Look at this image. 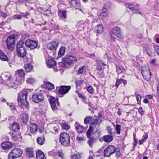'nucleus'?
<instances>
[{
    "label": "nucleus",
    "mask_w": 159,
    "mask_h": 159,
    "mask_svg": "<svg viewBox=\"0 0 159 159\" xmlns=\"http://www.w3.org/2000/svg\"><path fill=\"white\" fill-rule=\"evenodd\" d=\"M11 136L12 139L15 141H16L17 140L18 138L16 134H13L11 135Z\"/></svg>",
    "instance_id": "nucleus-56"
},
{
    "label": "nucleus",
    "mask_w": 159,
    "mask_h": 159,
    "mask_svg": "<svg viewBox=\"0 0 159 159\" xmlns=\"http://www.w3.org/2000/svg\"><path fill=\"white\" fill-rule=\"evenodd\" d=\"M70 139L69 135L66 132H63L60 134V142L65 146L67 147L70 144Z\"/></svg>",
    "instance_id": "nucleus-4"
},
{
    "label": "nucleus",
    "mask_w": 159,
    "mask_h": 159,
    "mask_svg": "<svg viewBox=\"0 0 159 159\" xmlns=\"http://www.w3.org/2000/svg\"><path fill=\"white\" fill-rule=\"evenodd\" d=\"M26 152L27 154L30 157H32L34 156V151L33 148H28L26 149Z\"/></svg>",
    "instance_id": "nucleus-32"
},
{
    "label": "nucleus",
    "mask_w": 159,
    "mask_h": 159,
    "mask_svg": "<svg viewBox=\"0 0 159 159\" xmlns=\"http://www.w3.org/2000/svg\"><path fill=\"white\" fill-rule=\"evenodd\" d=\"M58 129L57 127H54L53 128V132L54 131L55 133H56L58 132Z\"/></svg>",
    "instance_id": "nucleus-58"
},
{
    "label": "nucleus",
    "mask_w": 159,
    "mask_h": 159,
    "mask_svg": "<svg viewBox=\"0 0 159 159\" xmlns=\"http://www.w3.org/2000/svg\"><path fill=\"white\" fill-rule=\"evenodd\" d=\"M77 61V59L75 56L67 54L63 58L62 63L64 66L69 68L72 67Z\"/></svg>",
    "instance_id": "nucleus-1"
},
{
    "label": "nucleus",
    "mask_w": 159,
    "mask_h": 159,
    "mask_svg": "<svg viewBox=\"0 0 159 159\" xmlns=\"http://www.w3.org/2000/svg\"><path fill=\"white\" fill-rule=\"evenodd\" d=\"M97 65L96 67V69L98 70H102L104 69V66L105 65L101 61H97Z\"/></svg>",
    "instance_id": "nucleus-26"
},
{
    "label": "nucleus",
    "mask_w": 159,
    "mask_h": 159,
    "mask_svg": "<svg viewBox=\"0 0 159 159\" xmlns=\"http://www.w3.org/2000/svg\"><path fill=\"white\" fill-rule=\"evenodd\" d=\"M138 112L141 115H143L144 113V111H143L142 108L141 107L139 108Z\"/></svg>",
    "instance_id": "nucleus-54"
},
{
    "label": "nucleus",
    "mask_w": 159,
    "mask_h": 159,
    "mask_svg": "<svg viewBox=\"0 0 159 159\" xmlns=\"http://www.w3.org/2000/svg\"><path fill=\"white\" fill-rule=\"evenodd\" d=\"M15 36L14 34L10 36L6 40L8 48L11 51L13 50L15 47Z\"/></svg>",
    "instance_id": "nucleus-6"
},
{
    "label": "nucleus",
    "mask_w": 159,
    "mask_h": 159,
    "mask_svg": "<svg viewBox=\"0 0 159 159\" xmlns=\"http://www.w3.org/2000/svg\"><path fill=\"white\" fill-rule=\"evenodd\" d=\"M75 83L77 86H79L82 85L83 82V81L82 80H80L76 81Z\"/></svg>",
    "instance_id": "nucleus-48"
},
{
    "label": "nucleus",
    "mask_w": 159,
    "mask_h": 159,
    "mask_svg": "<svg viewBox=\"0 0 159 159\" xmlns=\"http://www.w3.org/2000/svg\"><path fill=\"white\" fill-rule=\"evenodd\" d=\"M33 66L30 64H27L24 66V68L27 72H30L33 69Z\"/></svg>",
    "instance_id": "nucleus-33"
},
{
    "label": "nucleus",
    "mask_w": 159,
    "mask_h": 159,
    "mask_svg": "<svg viewBox=\"0 0 159 159\" xmlns=\"http://www.w3.org/2000/svg\"><path fill=\"white\" fill-rule=\"evenodd\" d=\"M66 12V10H59L58 12V15L60 17L65 19L67 17Z\"/></svg>",
    "instance_id": "nucleus-30"
},
{
    "label": "nucleus",
    "mask_w": 159,
    "mask_h": 159,
    "mask_svg": "<svg viewBox=\"0 0 159 159\" xmlns=\"http://www.w3.org/2000/svg\"><path fill=\"white\" fill-rule=\"evenodd\" d=\"M115 129L117 131V134H120V133L121 126L119 124H117L116 125Z\"/></svg>",
    "instance_id": "nucleus-45"
},
{
    "label": "nucleus",
    "mask_w": 159,
    "mask_h": 159,
    "mask_svg": "<svg viewBox=\"0 0 159 159\" xmlns=\"http://www.w3.org/2000/svg\"><path fill=\"white\" fill-rule=\"evenodd\" d=\"M113 136L111 135H105L103 137V140L106 143L111 142L113 140Z\"/></svg>",
    "instance_id": "nucleus-22"
},
{
    "label": "nucleus",
    "mask_w": 159,
    "mask_h": 159,
    "mask_svg": "<svg viewBox=\"0 0 159 159\" xmlns=\"http://www.w3.org/2000/svg\"><path fill=\"white\" fill-rule=\"evenodd\" d=\"M111 36V39L113 40L114 41H115V39H116V38L115 37L113 36L114 35L113 34H110Z\"/></svg>",
    "instance_id": "nucleus-62"
},
{
    "label": "nucleus",
    "mask_w": 159,
    "mask_h": 159,
    "mask_svg": "<svg viewBox=\"0 0 159 159\" xmlns=\"http://www.w3.org/2000/svg\"><path fill=\"white\" fill-rule=\"evenodd\" d=\"M120 151H118L116 152V156L117 157H120Z\"/></svg>",
    "instance_id": "nucleus-60"
},
{
    "label": "nucleus",
    "mask_w": 159,
    "mask_h": 159,
    "mask_svg": "<svg viewBox=\"0 0 159 159\" xmlns=\"http://www.w3.org/2000/svg\"><path fill=\"white\" fill-rule=\"evenodd\" d=\"M103 27L102 25L99 24L97 25L94 28V31L96 32L97 33H101L103 31Z\"/></svg>",
    "instance_id": "nucleus-24"
},
{
    "label": "nucleus",
    "mask_w": 159,
    "mask_h": 159,
    "mask_svg": "<svg viewBox=\"0 0 159 159\" xmlns=\"http://www.w3.org/2000/svg\"><path fill=\"white\" fill-rule=\"evenodd\" d=\"M76 92L77 93H78V95L79 97H80V98H82L83 99H86V97L83 95L82 94L78 92V91H76Z\"/></svg>",
    "instance_id": "nucleus-53"
},
{
    "label": "nucleus",
    "mask_w": 159,
    "mask_h": 159,
    "mask_svg": "<svg viewBox=\"0 0 159 159\" xmlns=\"http://www.w3.org/2000/svg\"><path fill=\"white\" fill-rule=\"evenodd\" d=\"M154 48L156 52L157 51H159V46L158 45H155L154 47Z\"/></svg>",
    "instance_id": "nucleus-59"
},
{
    "label": "nucleus",
    "mask_w": 159,
    "mask_h": 159,
    "mask_svg": "<svg viewBox=\"0 0 159 159\" xmlns=\"http://www.w3.org/2000/svg\"><path fill=\"white\" fill-rule=\"evenodd\" d=\"M46 64L49 68H53L56 65L55 61L53 59H51L46 61Z\"/></svg>",
    "instance_id": "nucleus-16"
},
{
    "label": "nucleus",
    "mask_w": 159,
    "mask_h": 159,
    "mask_svg": "<svg viewBox=\"0 0 159 159\" xmlns=\"http://www.w3.org/2000/svg\"><path fill=\"white\" fill-rule=\"evenodd\" d=\"M51 108L53 110H56L59 105L57 99H55L53 96H51L49 100Z\"/></svg>",
    "instance_id": "nucleus-9"
},
{
    "label": "nucleus",
    "mask_w": 159,
    "mask_h": 159,
    "mask_svg": "<svg viewBox=\"0 0 159 159\" xmlns=\"http://www.w3.org/2000/svg\"><path fill=\"white\" fill-rule=\"evenodd\" d=\"M7 105L9 107L10 109L12 111H13V110H16V109L15 107L14 104L13 103H9L7 102Z\"/></svg>",
    "instance_id": "nucleus-43"
},
{
    "label": "nucleus",
    "mask_w": 159,
    "mask_h": 159,
    "mask_svg": "<svg viewBox=\"0 0 159 159\" xmlns=\"http://www.w3.org/2000/svg\"><path fill=\"white\" fill-rule=\"evenodd\" d=\"M7 82L9 86L16 89L19 86L18 82L15 80H13L12 77L10 76L7 79Z\"/></svg>",
    "instance_id": "nucleus-11"
},
{
    "label": "nucleus",
    "mask_w": 159,
    "mask_h": 159,
    "mask_svg": "<svg viewBox=\"0 0 159 159\" xmlns=\"http://www.w3.org/2000/svg\"><path fill=\"white\" fill-rule=\"evenodd\" d=\"M92 117L91 116H87L84 119V123L85 124L89 123L91 120Z\"/></svg>",
    "instance_id": "nucleus-38"
},
{
    "label": "nucleus",
    "mask_w": 159,
    "mask_h": 159,
    "mask_svg": "<svg viewBox=\"0 0 159 159\" xmlns=\"http://www.w3.org/2000/svg\"><path fill=\"white\" fill-rule=\"evenodd\" d=\"M2 147L3 149L6 150L11 148L12 145L10 142L6 141L2 143Z\"/></svg>",
    "instance_id": "nucleus-20"
},
{
    "label": "nucleus",
    "mask_w": 159,
    "mask_h": 159,
    "mask_svg": "<svg viewBox=\"0 0 159 159\" xmlns=\"http://www.w3.org/2000/svg\"><path fill=\"white\" fill-rule=\"evenodd\" d=\"M75 126L77 132L79 133H82L84 129V127L79 123L76 122L75 124Z\"/></svg>",
    "instance_id": "nucleus-18"
},
{
    "label": "nucleus",
    "mask_w": 159,
    "mask_h": 159,
    "mask_svg": "<svg viewBox=\"0 0 159 159\" xmlns=\"http://www.w3.org/2000/svg\"><path fill=\"white\" fill-rule=\"evenodd\" d=\"M47 86V87L48 88V89L51 90H52L54 89V85L53 84L51 83L50 82H49L48 83Z\"/></svg>",
    "instance_id": "nucleus-47"
},
{
    "label": "nucleus",
    "mask_w": 159,
    "mask_h": 159,
    "mask_svg": "<svg viewBox=\"0 0 159 159\" xmlns=\"http://www.w3.org/2000/svg\"><path fill=\"white\" fill-rule=\"evenodd\" d=\"M45 138L43 136L39 137L37 139V143L40 145H42L44 143Z\"/></svg>",
    "instance_id": "nucleus-31"
},
{
    "label": "nucleus",
    "mask_w": 159,
    "mask_h": 159,
    "mask_svg": "<svg viewBox=\"0 0 159 159\" xmlns=\"http://www.w3.org/2000/svg\"><path fill=\"white\" fill-rule=\"evenodd\" d=\"M93 129V128L91 126H90L89 128L86 133L87 135L88 138H90L91 137V135Z\"/></svg>",
    "instance_id": "nucleus-37"
},
{
    "label": "nucleus",
    "mask_w": 159,
    "mask_h": 159,
    "mask_svg": "<svg viewBox=\"0 0 159 159\" xmlns=\"http://www.w3.org/2000/svg\"><path fill=\"white\" fill-rule=\"evenodd\" d=\"M148 136L147 134H145L143 136L142 139L139 140V143L140 145L142 144L144 142L146 139L148 138Z\"/></svg>",
    "instance_id": "nucleus-41"
},
{
    "label": "nucleus",
    "mask_w": 159,
    "mask_h": 159,
    "mask_svg": "<svg viewBox=\"0 0 159 159\" xmlns=\"http://www.w3.org/2000/svg\"><path fill=\"white\" fill-rule=\"evenodd\" d=\"M87 91L90 94H92L94 92L93 88L91 86H89L86 88Z\"/></svg>",
    "instance_id": "nucleus-40"
},
{
    "label": "nucleus",
    "mask_w": 159,
    "mask_h": 159,
    "mask_svg": "<svg viewBox=\"0 0 159 159\" xmlns=\"http://www.w3.org/2000/svg\"><path fill=\"white\" fill-rule=\"evenodd\" d=\"M145 68L148 70L145 71L144 68L142 70V74L143 78L147 81H149L150 79L151 73L150 72V69L148 66H146Z\"/></svg>",
    "instance_id": "nucleus-12"
},
{
    "label": "nucleus",
    "mask_w": 159,
    "mask_h": 159,
    "mask_svg": "<svg viewBox=\"0 0 159 159\" xmlns=\"http://www.w3.org/2000/svg\"><path fill=\"white\" fill-rule=\"evenodd\" d=\"M110 34L116 36L120 38H121L123 37L121 32L120 29L118 27H114L113 28L110 32Z\"/></svg>",
    "instance_id": "nucleus-10"
},
{
    "label": "nucleus",
    "mask_w": 159,
    "mask_h": 159,
    "mask_svg": "<svg viewBox=\"0 0 159 159\" xmlns=\"http://www.w3.org/2000/svg\"><path fill=\"white\" fill-rule=\"evenodd\" d=\"M123 83L125 86V84H127V81L126 80L124 79H122L121 78H117L116 80V81L115 83V86L116 88H117L119 85L122 83Z\"/></svg>",
    "instance_id": "nucleus-19"
},
{
    "label": "nucleus",
    "mask_w": 159,
    "mask_h": 159,
    "mask_svg": "<svg viewBox=\"0 0 159 159\" xmlns=\"http://www.w3.org/2000/svg\"><path fill=\"white\" fill-rule=\"evenodd\" d=\"M65 47H61L58 53V56L60 57H62L65 54Z\"/></svg>",
    "instance_id": "nucleus-34"
},
{
    "label": "nucleus",
    "mask_w": 159,
    "mask_h": 159,
    "mask_svg": "<svg viewBox=\"0 0 159 159\" xmlns=\"http://www.w3.org/2000/svg\"><path fill=\"white\" fill-rule=\"evenodd\" d=\"M84 70V67H82L79 68L78 70V74H81L83 72Z\"/></svg>",
    "instance_id": "nucleus-55"
},
{
    "label": "nucleus",
    "mask_w": 159,
    "mask_h": 159,
    "mask_svg": "<svg viewBox=\"0 0 159 159\" xmlns=\"http://www.w3.org/2000/svg\"><path fill=\"white\" fill-rule=\"evenodd\" d=\"M61 125L62 128L64 129L68 130L70 128V127L67 124L61 123Z\"/></svg>",
    "instance_id": "nucleus-44"
},
{
    "label": "nucleus",
    "mask_w": 159,
    "mask_h": 159,
    "mask_svg": "<svg viewBox=\"0 0 159 159\" xmlns=\"http://www.w3.org/2000/svg\"><path fill=\"white\" fill-rule=\"evenodd\" d=\"M58 154L59 156L61 157L62 159L64 158V154L61 152H58Z\"/></svg>",
    "instance_id": "nucleus-57"
},
{
    "label": "nucleus",
    "mask_w": 159,
    "mask_h": 159,
    "mask_svg": "<svg viewBox=\"0 0 159 159\" xmlns=\"http://www.w3.org/2000/svg\"><path fill=\"white\" fill-rule=\"evenodd\" d=\"M22 17V15H16L13 16V18L14 19H17L18 20L20 19Z\"/></svg>",
    "instance_id": "nucleus-49"
},
{
    "label": "nucleus",
    "mask_w": 159,
    "mask_h": 159,
    "mask_svg": "<svg viewBox=\"0 0 159 159\" xmlns=\"http://www.w3.org/2000/svg\"><path fill=\"white\" fill-rule=\"evenodd\" d=\"M10 128L14 132L18 131L19 129V126L16 122H14L12 124Z\"/></svg>",
    "instance_id": "nucleus-23"
},
{
    "label": "nucleus",
    "mask_w": 159,
    "mask_h": 159,
    "mask_svg": "<svg viewBox=\"0 0 159 159\" xmlns=\"http://www.w3.org/2000/svg\"><path fill=\"white\" fill-rule=\"evenodd\" d=\"M24 42L19 41L16 45V51L18 55L20 57H24L27 53L26 48L23 45Z\"/></svg>",
    "instance_id": "nucleus-2"
},
{
    "label": "nucleus",
    "mask_w": 159,
    "mask_h": 159,
    "mask_svg": "<svg viewBox=\"0 0 159 159\" xmlns=\"http://www.w3.org/2000/svg\"><path fill=\"white\" fill-rule=\"evenodd\" d=\"M116 71L119 74H121L122 72V71L121 69L119 67V66H116Z\"/></svg>",
    "instance_id": "nucleus-52"
},
{
    "label": "nucleus",
    "mask_w": 159,
    "mask_h": 159,
    "mask_svg": "<svg viewBox=\"0 0 159 159\" xmlns=\"http://www.w3.org/2000/svg\"><path fill=\"white\" fill-rule=\"evenodd\" d=\"M71 4L73 7H75L76 9H78L80 6V4L77 3V2L75 0H71Z\"/></svg>",
    "instance_id": "nucleus-36"
},
{
    "label": "nucleus",
    "mask_w": 159,
    "mask_h": 159,
    "mask_svg": "<svg viewBox=\"0 0 159 159\" xmlns=\"http://www.w3.org/2000/svg\"><path fill=\"white\" fill-rule=\"evenodd\" d=\"M136 99L138 104L140 103V101L141 99V97L140 95L137 94Z\"/></svg>",
    "instance_id": "nucleus-50"
},
{
    "label": "nucleus",
    "mask_w": 159,
    "mask_h": 159,
    "mask_svg": "<svg viewBox=\"0 0 159 159\" xmlns=\"http://www.w3.org/2000/svg\"><path fill=\"white\" fill-rule=\"evenodd\" d=\"M37 159H44V155L43 153L41 150H39L36 153Z\"/></svg>",
    "instance_id": "nucleus-28"
},
{
    "label": "nucleus",
    "mask_w": 159,
    "mask_h": 159,
    "mask_svg": "<svg viewBox=\"0 0 159 159\" xmlns=\"http://www.w3.org/2000/svg\"><path fill=\"white\" fill-rule=\"evenodd\" d=\"M116 152V149L114 146L111 145L107 147L104 151L105 156L109 157Z\"/></svg>",
    "instance_id": "nucleus-8"
},
{
    "label": "nucleus",
    "mask_w": 159,
    "mask_h": 159,
    "mask_svg": "<svg viewBox=\"0 0 159 159\" xmlns=\"http://www.w3.org/2000/svg\"><path fill=\"white\" fill-rule=\"evenodd\" d=\"M58 46V43L56 42L49 43L47 45L48 48L51 50H56Z\"/></svg>",
    "instance_id": "nucleus-15"
},
{
    "label": "nucleus",
    "mask_w": 159,
    "mask_h": 159,
    "mask_svg": "<svg viewBox=\"0 0 159 159\" xmlns=\"http://www.w3.org/2000/svg\"><path fill=\"white\" fill-rule=\"evenodd\" d=\"M58 92L60 94H64L68 92L69 91L71 87L70 86H62L60 87H58Z\"/></svg>",
    "instance_id": "nucleus-14"
},
{
    "label": "nucleus",
    "mask_w": 159,
    "mask_h": 159,
    "mask_svg": "<svg viewBox=\"0 0 159 159\" xmlns=\"http://www.w3.org/2000/svg\"><path fill=\"white\" fill-rule=\"evenodd\" d=\"M156 61V59H154L152 60V61L151 62V64L153 65L155 63Z\"/></svg>",
    "instance_id": "nucleus-61"
},
{
    "label": "nucleus",
    "mask_w": 159,
    "mask_h": 159,
    "mask_svg": "<svg viewBox=\"0 0 159 159\" xmlns=\"http://www.w3.org/2000/svg\"><path fill=\"white\" fill-rule=\"evenodd\" d=\"M25 44L27 47L31 49H33L36 48L38 42L35 41L28 39L25 41Z\"/></svg>",
    "instance_id": "nucleus-13"
},
{
    "label": "nucleus",
    "mask_w": 159,
    "mask_h": 159,
    "mask_svg": "<svg viewBox=\"0 0 159 159\" xmlns=\"http://www.w3.org/2000/svg\"><path fill=\"white\" fill-rule=\"evenodd\" d=\"M102 121L100 119L94 118L92 117L90 122V125H96L101 123Z\"/></svg>",
    "instance_id": "nucleus-17"
},
{
    "label": "nucleus",
    "mask_w": 159,
    "mask_h": 159,
    "mask_svg": "<svg viewBox=\"0 0 159 159\" xmlns=\"http://www.w3.org/2000/svg\"><path fill=\"white\" fill-rule=\"evenodd\" d=\"M22 153V150L19 148L14 149L8 155L9 159H16L20 157Z\"/></svg>",
    "instance_id": "nucleus-5"
},
{
    "label": "nucleus",
    "mask_w": 159,
    "mask_h": 159,
    "mask_svg": "<svg viewBox=\"0 0 159 159\" xmlns=\"http://www.w3.org/2000/svg\"><path fill=\"white\" fill-rule=\"evenodd\" d=\"M108 132L110 135H112V129L110 126H107V127Z\"/></svg>",
    "instance_id": "nucleus-51"
},
{
    "label": "nucleus",
    "mask_w": 159,
    "mask_h": 159,
    "mask_svg": "<svg viewBox=\"0 0 159 159\" xmlns=\"http://www.w3.org/2000/svg\"><path fill=\"white\" fill-rule=\"evenodd\" d=\"M125 5L127 7L129 8L131 11H132L134 13L141 14V12L140 11L135 9L134 7V6L132 4H126Z\"/></svg>",
    "instance_id": "nucleus-21"
},
{
    "label": "nucleus",
    "mask_w": 159,
    "mask_h": 159,
    "mask_svg": "<svg viewBox=\"0 0 159 159\" xmlns=\"http://www.w3.org/2000/svg\"><path fill=\"white\" fill-rule=\"evenodd\" d=\"M28 129L31 133H34L37 130V126L34 123L31 124L29 125V129Z\"/></svg>",
    "instance_id": "nucleus-25"
},
{
    "label": "nucleus",
    "mask_w": 159,
    "mask_h": 159,
    "mask_svg": "<svg viewBox=\"0 0 159 159\" xmlns=\"http://www.w3.org/2000/svg\"><path fill=\"white\" fill-rule=\"evenodd\" d=\"M16 74L21 77H23L25 76L24 70L22 69L18 70L16 72Z\"/></svg>",
    "instance_id": "nucleus-35"
},
{
    "label": "nucleus",
    "mask_w": 159,
    "mask_h": 159,
    "mask_svg": "<svg viewBox=\"0 0 159 159\" xmlns=\"http://www.w3.org/2000/svg\"><path fill=\"white\" fill-rule=\"evenodd\" d=\"M29 90L24 89L21 91L18 95V101L19 103H20L21 104L22 103V101H25L26 102L27 104H25V107L28 109V102L26 100V98L28 95V92Z\"/></svg>",
    "instance_id": "nucleus-3"
},
{
    "label": "nucleus",
    "mask_w": 159,
    "mask_h": 159,
    "mask_svg": "<svg viewBox=\"0 0 159 159\" xmlns=\"http://www.w3.org/2000/svg\"><path fill=\"white\" fill-rule=\"evenodd\" d=\"M143 102L145 103H148L149 102L148 100L147 99H144L143 100Z\"/></svg>",
    "instance_id": "nucleus-63"
},
{
    "label": "nucleus",
    "mask_w": 159,
    "mask_h": 159,
    "mask_svg": "<svg viewBox=\"0 0 159 159\" xmlns=\"http://www.w3.org/2000/svg\"><path fill=\"white\" fill-rule=\"evenodd\" d=\"M35 81V79L32 78H28L26 80V82L30 84H32L34 83Z\"/></svg>",
    "instance_id": "nucleus-42"
},
{
    "label": "nucleus",
    "mask_w": 159,
    "mask_h": 159,
    "mask_svg": "<svg viewBox=\"0 0 159 159\" xmlns=\"http://www.w3.org/2000/svg\"><path fill=\"white\" fill-rule=\"evenodd\" d=\"M28 15V13H26L23 14V15H22V16H23V17L27 18V16Z\"/></svg>",
    "instance_id": "nucleus-64"
},
{
    "label": "nucleus",
    "mask_w": 159,
    "mask_h": 159,
    "mask_svg": "<svg viewBox=\"0 0 159 159\" xmlns=\"http://www.w3.org/2000/svg\"><path fill=\"white\" fill-rule=\"evenodd\" d=\"M44 96L41 93H34L33 95L32 98L33 101L34 103H39L43 100Z\"/></svg>",
    "instance_id": "nucleus-7"
},
{
    "label": "nucleus",
    "mask_w": 159,
    "mask_h": 159,
    "mask_svg": "<svg viewBox=\"0 0 159 159\" xmlns=\"http://www.w3.org/2000/svg\"><path fill=\"white\" fill-rule=\"evenodd\" d=\"M89 138V139L88 141V143L90 146H91L92 145V144L95 142V139L93 137H91Z\"/></svg>",
    "instance_id": "nucleus-39"
},
{
    "label": "nucleus",
    "mask_w": 159,
    "mask_h": 159,
    "mask_svg": "<svg viewBox=\"0 0 159 159\" xmlns=\"http://www.w3.org/2000/svg\"><path fill=\"white\" fill-rule=\"evenodd\" d=\"M29 115L27 113L25 112L22 114V120L23 123L26 124L28 121Z\"/></svg>",
    "instance_id": "nucleus-27"
},
{
    "label": "nucleus",
    "mask_w": 159,
    "mask_h": 159,
    "mask_svg": "<svg viewBox=\"0 0 159 159\" xmlns=\"http://www.w3.org/2000/svg\"><path fill=\"white\" fill-rule=\"evenodd\" d=\"M0 59L2 60L7 62L9 61V59L7 56L1 50H0Z\"/></svg>",
    "instance_id": "nucleus-29"
},
{
    "label": "nucleus",
    "mask_w": 159,
    "mask_h": 159,
    "mask_svg": "<svg viewBox=\"0 0 159 159\" xmlns=\"http://www.w3.org/2000/svg\"><path fill=\"white\" fill-rule=\"evenodd\" d=\"M81 155L79 153H77L75 154L72 155L71 156V158L72 159H76L80 158Z\"/></svg>",
    "instance_id": "nucleus-46"
}]
</instances>
